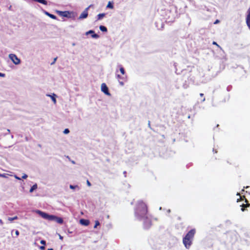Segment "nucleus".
<instances>
[{"label":"nucleus","mask_w":250,"mask_h":250,"mask_svg":"<svg viewBox=\"0 0 250 250\" xmlns=\"http://www.w3.org/2000/svg\"><path fill=\"white\" fill-rule=\"evenodd\" d=\"M135 215L137 219L144 220L145 222L148 223V225H145L146 228L151 226V221L147 217V207L143 201L138 202L135 211Z\"/></svg>","instance_id":"obj_1"},{"label":"nucleus","mask_w":250,"mask_h":250,"mask_svg":"<svg viewBox=\"0 0 250 250\" xmlns=\"http://www.w3.org/2000/svg\"><path fill=\"white\" fill-rule=\"evenodd\" d=\"M196 233L195 229L190 230L183 239V243L187 249H189L191 246L194 235Z\"/></svg>","instance_id":"obj_2"},{"label":"nucleus","mask_w":250,"mask_h":250,"mask_svg":"<svg viewBox=\"0 0 250 250\" xmlns=\"http://www.w3.org/2000/svg\"><path fill=\"white\" fill-rule=\"evenodd\" d=\"M36 213L41 216L42 218L49 221H55L58 223L62 224L63 223V219L61 217H58L53 215H49L44 212L39 210L36 211Z\"/></svg>","instance_id":"obj_3"},{"label":"nucleus","mask_w":250,"mask_h":250,"mask_svg":"<svg viewBox=\"0 0 250 250\" xmlns=\"http://www.w3.org/2000/svg\"><path fill=\"white\" fill-rule=\"evenodd\" d=\"M236 195L240 196L239 199H238L237 200V202H239L240 200H243L244 199H245V202L247 203L246 204H243L241 206L242 207L241 210L242 211H244L245 210V208L249 207L250 206V204L248 203L247 199L246 198V197L244 195L241 196L240 194L239 193H237Z\"/></svg>","instance_id":"obj_4"},{"label":"nucleus","mask_w":250,"mask_h":250,"mask_svg":"<svg viewBox=\"0 0 250 250\" xmlns=\"http://www.w3.org/2000/svg\"><path fill=\"white\" fill-rule=\"evenodd\" d=\"M9 57L14 64H19L20 63V59L15 54H10L9 55Z\"/></svg>","instance_id":"obj_5"},{"label":"nucleus","mask_w":250,"mask_h":250,"mask_svg":"<svg viewBox=\"0 0 250 250\" xmlns=\"http://www.w3.org/2000/svg\"><path fill=\"white\" fill-rule=\"evenodd\" d=\"M101 90L102 92H103L105 94H106L107 95H110V94L108 91V88L107 85H106V84L104 83H103L101 84Z\"/></svg>","instance_id":"obj_6"},{"label":"nucleus","mask_w":250,"mask_h":250,"mask_svg":"<svg viewBox=\"0 0 250 250\" xmlns=\"http://www.w3.org/2000/svg\"><path fill=\"white\" fill-rule=\"evenodd\" d=\"M59 15L63 17H70V13L69 11H58Z\"/></svg>","instance_id":"obj_7"},{"label":"nucleus","mask_w":250,"mask_h":250,"mask_svg":"<svg viewBox=\"0 0 250 250\" xmlns=\"http://www.w3.org/2000/svg\"><path fill=\"white\" fill-rule=\"evenodd\" d=\"M89 7L86 8L83 13L80 15L79 18L80 19H84L87 17L88 16V12L87 10Z\"/></svg>","instance_id":"obj_8"},{"label":"nucleus","mask_w":250,"mask_h":250,"mask_svg":"<svg viewBox=\"0 0 250 250\" xmlns=\"http://www.w3.org/2000/svg\"><path fill=\"white\" fill-rule=\"evenodd\" d=\"M88 34H92L91 36L93 38L98 39L99 38V36L98 34H95L93 30H89L86 33V35H88Z\"/></svg>","instance_id":"obj_9"},{"label":"nucleus","mask_w":250,"mask_h":250,"mask_svg":"<svg viewBox=\"0 0 250 250\" xmlns=\"http://www.w3.org/2000/svg\"><path fill=\"white\" fill-rule=\"evenodd\" d=\"M246 22L248 26L250 28V8L248 10V14L246 18Z\"/></svg>","instance_id":"obj_10"},{"label":"nucleus","mask_w":250,"mask_h":250,"mask_svg":"<svg viewBox=\"0 0 250 250\" xmlns=\"http://www.w3.org/2000/svg\"><path fill=\"white\" fill-rule=\"evenodd\" d=\"M81 224L87 226L89 224V221L87 219H82L80 220Z\"/></svg>","instance_id":"obj_11"},{"label":"nucleus","mask_w":250,"mask_h":250,"mask_svg":"<svg viewBox=\"0 0 250 250\" xmlns=\"http://www.w3.org/2000/svg\"><path fill=\"white\" fill-rule=\"evenodd\" d=\"M45 13L46 15H47L48 17H49L51 19H54V20L57 19V17L55 15L51 14L47 12H45Z\"/></svg>","instance_id":"obj_12"},{"label":"nucleus","mask_w":250,"mask_h":250,"mask_svg":"<svg viewBox=\"0 0 250 250\" xmlns=\"http://www.w3.org/2000/svg\"><path fill=\"white\" fill-rule=\"evenodd\" d=\"M105 15L104 13H101L97 15V21L102 19Z\"/></svg>","instance_id":"obj_13"},{"label":"nucleus","mask_w":250,"mask_h":250,"mask_svg":"<svg viewBox=\"0 0 250 250\" xmlns=\"http://www.w3.org/2000/svg\"><path fill=\"white\" fill-rule=\"evenodd\" d=\"M99 28H100V29L103 32H107V28L104 26L100 25Z\"/></svg>","instance_id":"obj_14"},{"label":"nucleus","mask_w":250,"mask_h":250,"mask_svg":"<svg viewBox=\"0 0 250 250\" xmlns=\"http://www.w3.org/2000/svg\"><path fill=\"white\" fill-rule=\"evenodd\" d=\"M37 188V185L36 184L34 185L30 189V192H32L34 190Z\"/></svg>","instance_id":"obj_15"},{"label":"nucleus","mask_w":250,"mask_h":250,"mask_svg":"<svg viewBox=\"0 0 250 250\" xmlns=\"http://www.w3.org/2000/svg\"><path fill=\"white\" fill-rule=\"evenodd\" d=\"M47 96L51 97V99L52 100L54 104L56 103V100L55 97H54L55 96H56L55 94H54L53 96H51L50 95H47Z\"/></svg>","instance_id":"obj_16"},{"label":"nucleus","mask_w":250,"mask_h":250,"mask_svg":"<svg viewBox=\"0 0 250 250\" xmlns=\"http://www.w3.org/2000/svg\"><path fill=\"white\" fill-rule=\"evenodd\" d=\"M106 7L110 8V9H113L114 6H113V5L112 4V3H111V2L110 1H109V2H108Z\"/></svg>","instance_id":"obj_17"},{"label":"nucleus","mask_w":250,"mask_h":250,"mask_svg":"<svg viewBox=\"0 0 250 250\" xmlns=\"http://www.w3.org/2000/svg\"><path fill=\"white\" fill-rule=\"evenodd\" d=\"M17 219H18L17 216H14L13 217H8V220L9 221L11 222V221H13L14 220H17Z\"/></svg>","instance_id":"obj_18"},{"label":"nucleus","mask_w":250,"mask_h":250,"mask_svg":"<svg viewBox=\"0 0 250 250\" xmlns=\"http://www.w3.org/2000/svg\"><path fill=\"white\" fill-rule=\"evenodd\" d=\"M120 71L121 72V73L123 74V75H124L125 74V70L124 69V68L122 67V66H121L120 68Z\"/></svg>","instance_id":"obj_19"},{"label":"nucleus","mask_w":250,"mask_h":250,"mask_svg":"<svg viewBox=\"0 0 250 250\" xmlns=\"http://www.w3.org/2000/svg\"><path fill=\"white\" fill-rule=\"evenodd\" d=\"M7 175L8 174H6V173H3V174H0V177H3V178H7Z\"/></svg>","instance_id":"obj_20"},{"label":"nucleus","mask_w":250,"mask_h":250,"mask_svg":"<svg viewBox=\"0 0 250 250\" xmlns=\"http://www.w3.org/2000/svg\"><path fill=\"white\" fill-rule=\"evenodd\" d=\"M95 226L94 227V228H97V227L98 226L100 225V222L98 220L95 221Z\"/></svg>","instance_id":"obj_21"},{"label":"nucleus","mask_w":250,"mask_h":250,"mask_svg":"<svg viewBox=\"0 0 250 250\" xmlns=\"http://www.w3.org/2000/svg\"><path fill=\"white\" fill-rule=\"evenodd\" d=\"M69 133V130L68 128H66L63 131L64 134H68Z\"/></svg>","instance_id":"obj_22"},{"label":"nucleus","mask_w":250,"mask_h":250,"mask_svg":"<svg viewBox=\"0 0 250 250\" xmlns=\"http://www.w3.org/2000/svg\"><path fill=\"white\" fill-rule=\"evenodd\" d=\"M41 244L43 245V246L45 245L46 244V242L45 240H42L40 242Z\"/></svg>","instance_id":"obj_23"},{"label":"nucleus","mask_w":250,"mask_h":250,"mask_svg":"<svg viewBox=\"0 0 250 250\" xmlns=\"http://www.w3.org/2000/svg\"><path fill=\"white\" fill-rule=\"evenodd\" d=\"M57 59V57L55 58H54V60H53V62H51V65L54 64L55 63V62H56V61Z\"/></svg>","instance_id":"obj_24"},{"label":"nucleus","mask_w":250,"mask_h":250,"mask_svg":"<svg viewBox=\"0 0 250 250\" xmlns=\"http://www.w3.org/2000/svg\"><path fill=\"white\" fill-rule=\"evenodd\" d=\"M19 234H20L19 231L18 230H16V231H15V234H16L17 237L19 235Z\"/></svg>","instance_id":"obj_25"},{"label":"nucleus","mask_w":250,"mask_h":250,"mask_svg":"<svg viewBox=\"0 0 250 250\" xmlns=\"http://www.w3.org/2000/svg\"><path fill=\"white\" fill-rule=\"evenodd\" d=\"M117 79H118V81H119L120 79H122V77L120 76V75L119 74H117V76H116Z\"/></svg>","instance_id":"obj_26"},{"label":"nucleus","mask_w":250,"mask_h":250,"mask_svg":"<svg viewBox=\"0 0 250 250\" xmlns=\"http://www.w3.org/2000/svg\"><path fill=\"white\" fill-rule=\"evenodd\" d=\"M212 44H214V45H216V46H217V47H220V46H219V45H218V44L217 43V42H213V43H212Z\"/></svg>","instance_id":"obj_27"},{"label":"nucleus","mask_w":250,"mask_h":250,"mask_svg":"<svg viewBox=\"0 0 250 250\" xmlns=\"http://www.w3.org/2000/svg\"><path fill=\"white\" fill-rule=\"evenodd\" d=\"M86 183L88 187H90L91 186L90 182L88 180H87Z\"/></svg>","instance_id":"obj_28"},{"label":"nucleus","mask_w":250,"mask_h":250,"mask_svg":"<svg viewBox=\"0 0 250 250\" xmlns=\"http://www.w3.org/2000/svg\"><path fill=\"white\" fill-rule=\"evenodd\" d=\"M27 177V175L26 174H24L22 176V178L23 179H26Z\"/></svg>","instance_id":"obj_29"},{"label":"nucleus","mask_w":250,"mask_h":250,"mask_svg":"<svg viewBox=\"0 0 250 250\" xmlns=\"http://www.w3.org/2000/svg\"><path fill=\"white\" fill-rule=\"evenodd\" d=\"M5 74L0 72V77H5Z\"/></svg>","instance_id":"obj_30"},{"label":"nucleus","mask_w":250,"mask_h":250,"mask_svg":"<svg viewBox=\"0 0 250 250\" xmlns=\"http://www.w3.org/2000/svg\"><path fill=\"white\" fill-rule=\"evenodd\" d=\"M69 187H70V188L71 189H75V187H75V186H73V185H70Z\"/></svg>","instance_id":"obj_31"},{"label":"nucleus","mask_w":250,"mask_h":250,"mask_svg":"<svg viewBox=\"0 0 250 250\" xmlns=\"http://www.w3.org/2000/svg\"><path fill=\"white\" fill-rule=\"evenodd\" d=\"M40 249H41V250H44V249H45V247H44V246H41V247H40Z\"/></svg>","instance_id":"obj_32"},{"label":"nucleus","mask_w":250,"mask_h":250,"mask_svg":"<svg viewBox=\"0 0 250 250\" xmlns=\"http://www.w3.org/2000/svg\"><path fill=\"white\" fill-rule=\"evenodd\" d=\"M220 22L219 20H216L215 22H214V24H217L218 23Z\"/></svg>","instance_id":"obj_33"},{"label":"nucleus","mask_w":250,"mask_h":250,"mask_svg":"<svg viewBox=\"0 0 250 250\" xmlns=\"http://www.w3.org/2000/svg\"><path fill=\"white\" fill-rule=\"evenodd\" d=\"M15 178L18 180H21V178L17 176V175L14 176Z\"/></svg>","instance_id":"obj_34"},{"label":"nucleus","mask_w":250,"mask_h":250,"mask_svg":"<svg viewBox=\"0 0 250 250\" xmlns=\"http://www.w3.org/2000/svg\"><path fill=\"white\" fill-rule=\"evenodd\" d=\"M249 188V186L244 187V188H246L247 189V188ZM242 191H244V189H243Z\"/></svg>","instance_id":"obj_35"},{"label":"nucleus","mask_w":250,"mask_h":250,"mask_svg":"<svg viewBox=\"0 0 250 250\" xmlns=\"http://www.w3.org/2000/svg\"><path fill=\"white\" fill-rule=\"evenodd\" d=\"M60 239H61V240H62L63 237L61 235H60Z\"/></svg>","instance_id":"obj_36"},{"label":"nucleus","mask_w":250,"mask_h":250,"mask_svg":"<svg viewBox=\"0 0 250 250\" xmlns=\"http://www.w3.org/2000/svg\"><path fill=\"white\" fill-rule=\"evenodd\" d=\"M200 96L201 97H203V96H204V94H203V93H200Z\"/></svg>","instance_id":"obj_37"},{"label":"nucleus","mask_w":250,"mask_h":250,"mask_svg":"<svg viewBox=\"0 0 250 250\" xmlns=\"http://www.w3.org/2000/svg\"><path fill=\"white\" fill-rule=\"evenodd\" d=\"M0 223L1 224H3V222H2V220L1 219H0Z\"/></svg>","instance_id":"obj_38"},{"label":"nucleus","mask_w":250,"mask_h":250,"mask_svg":"<svg viewBox=\"0 0 250 250\" xmlns=\"http://www.w3.org/2000/svg\"><path fill=\"white\" fill-rule=\"evenodd\" d=\"M48 250H53V249H49Z\"/></svg>","instance_id":"obj_39"},{"label":"nucleus","mask_w":250,"mask_h":250,"mask_svg":"<svg viewBox=\"0 0 250 250\" xmlns=\"http://www.w3.org/2000/svg\"><path fill=\"white\" fill-rule=\"evenodd\" d=\"M120 83H121V84L122 85H123V82H120Z\"/></svg>","instance_id":"obj_40"}]
</instances>
